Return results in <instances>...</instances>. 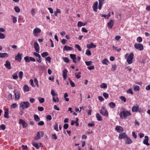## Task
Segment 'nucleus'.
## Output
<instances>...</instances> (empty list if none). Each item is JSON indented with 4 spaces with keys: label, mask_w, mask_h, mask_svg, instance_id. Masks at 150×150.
<instances>
[{
    "label": "nucleus",
    "mask_w": 150,
    "mask_h": 150,
    "mask_svg": "<svg viewBox=\"0 0 150 150\" xmlns=\"http://www.w3.org/2000/svg\"><path fill=\"white\" fill-rule=\"evenodd\" d=\"M132 115L130 111L126 110L125 109L122 108L119 114L120 117L123 119H126L127 117L130 116Z\"/></svg>",
    "instance_id": "obj_1"
},
{
    "label": "nucleus",
    "mask_w": 150,
    "mask_h": 150,
    "mask_svg": "<svg viewBox=\"0 0 150 150\" xmlns=\"http://www.w3.org/2000/svg\"><path fill=\"white\" fill-rule=\"evenodd\" d=\"M30 104L28 101H24L21 103L20 104V107L23 110L30 107Z\"/></svg>",
    "instance_id": "obj_2"
},
{
    "label": "nucleus",
    "mask_w": 150,
    "mask_h": 150,
    "mask_svg": "<svg viewBox=\"0 0 150 150\" xmlns=\"http://www.w3.org/2000/svg\"><path fill=\"white\" fill-rule=\"evenodd\" d=\"M51 93L52 96L53 101L54 102H58L59 99L58 98V94L55 93L53 90H51Z\"/></svg>",
    "instance_id": "obj_3"
},
{
    "label": "nucleus",
    "mask_w": 150,
    "mask_h": 150,
    "mask_svg": "<svg viewBox=\"0 0 150 150\" xmlns=\"http://www.w3.org/2000/svg\"><path fill=\"white\" fill-rule=\"evenodd\" d=\"M134 54L133 53H130L127 59V61L129 64H131L133 62Z\"/></svg>",
    "instance_id": "obj_4"
},
{
    "label": "nucleus",
    "mask_w": 150,
    "mask_h": 150,
    "mask_svg": "<svg viewBox=\"0 0 150 150\" xmlns=\"http://www.w3.org/2000/svg\"><path fill=\"white\" fill-rule=\"evenodd\" d=\"M100 113L103 116L108 117V113L105 107H103L102 109L100 110Z\"/></svg>",
    "instance_id": "obj_5"
},
{
    "label": "nucleus",
    "mask_w": 150,
    "mask_h": 150,
    "mask_svg": "<svg viewBox=\"0 0 150 150\" xmlns=\"http://www.w3.org/2000/svg\"><path fill=\"white\" fill-rule=\"evenodd\" d=\"M134 47L137 49L139 51H142L144 50L143 45L141 43H137L134 45Z\"/></svg>",
    "instance_id": "obj_6"
},
{
    "label": "nucleus",
    "mask_w": 150,
    "mask_h": 150,
    "mask_svg": "<svg viewBox=\"0 0 150 150\" xmlns=\"http://www.w3.org/2000/svg\"><path fill=\"white\" fill-rule=\"evenodd\" d=\"M41 30L40 29L38 28H35L33 31V33L34 35L35 36H38L39 34L41 32Z\"/></svg>",
    "instance_id": "obj_7"
},
{
    "label": "nucleus",
    "mask_w": 150,
    "mask_h": 150,
    "mask_svg": "<svg viewBox=\"0 0 150 150\" xmlns=\"http://www.w3.org/2000/svg\"><path fill=\"white\" fill-rule=\"evenodd\" d=\"M44 134V133L42 132H38L36 136L35 137L34 139L35 140H38L42 137Z\"/></svg>",
    "instance_id": "obj_8"
},
{
    "label": "nucleus",
    "mask_w": 150,
    "mask_h": 150,
    "mask_svg": "<svg viewBox=\"0 0 150 150\" xmlns=\"http://www.w3.org/2000/svg\"><path fill=\"white\" fill-rule=\"evenodd\" d=\"M22 54H21L20 52H18L15 57V60L18 62H20L22 59Z\"/></svg>",
    "instance_id": "obj_9"
},
{
    "label": "nucleus",
    "mask_w": 150,
    "mask_h": 150,
    "mask_svg": "<svg viewBox=\"0 0 150 150\" xmlns=\"http://www.w3.org/2000/svg\"><path fill=\"white\" fill-rule=\"evenodd\" d=\"M19 123H21L23 126V128H26L27 127L28 125L22 119H20L19 120Z\"/></svg>",
    "instance_id": "obj_10"
},
{
    "label": "nucleus",
    "mask_w": 150,
    "mask_h": 150,
    "mask_svg": "<svg viewBox=\"0 0 150 150\" xmlns=\"http://www.w3.org/2000/svg\"><path fill=\"white\" fill-rule=\"evenodd\" d=\"M34 47L36 52L39 53L40 50L39 46L36 42H35L34 43Z\"/></svg>",
    "instance_id": "obj_11"
},
{
    "label": "nucleus",
    "mask_w": 150,
    "mask_h": 150,
    "mask_svg": "<svg viewBox=\"0 0 150 150\" xmlns=\"http://www.w3.org/2000/svg\"><path fill=\"white\" fill-rule=\"evenodd\" d=\"M115 129L119 133H121L123 131V129L122 127L118 125L116 127Z\"/></svg>",
    "instance_id": "obj_12"
},
{
    "label": "nucleus",
    "mask_w": 150,
    "mask_h": 150,
    "mask_svg": "<svg viewBox=\"0 0 150 150\" xmlns=\"http://www.w3.org/2000/svg\"><path fill=\"white\" fill-rule=\"evenodd\" d=\"M139 110V106L137 105L136 106H134L132 107V110L133 112H137Z\"/></svg>",
    "instance_id": "obj_13"
},
{
    "label": "nucleus",
    "mask_w": 150,
    "mask_h": 150,
    "mask_svg": "<svg viewBox=\"0 0 150 150\" xmlns=\"http://www.w3.org/2000/svg\"><path fill=\"white\" fill-rule=\"evenodd\" d=\"M98 6V2L96 1L93 4V8L94 11L97 12Z\"/></svg>",
    "instance_id": "obj_14"
},
{
    "label": "nucleus",
    "mask_w": 150,
    "mask_h": 150,
    "mask_svg": "<svg viewBox=\"0 0 150 150\" xmlns=\"http://www.w3.org/2000/svg\"><path fill=\"white\" fill-rule=\"evenodd\" d=\"M144 137L145 139L143 140V143L147 146H149V144L148 143L149 137L148 136H145Z\"/></svg>",
    "instance_id": "obj_15"
},
{
    "label": "nucleus",
    "mask_w": 150,
    "mask_h": 150,
    "mask_svg": "<svg viewBox=\"0 0 150 150\" xmlns=\"http://www.w3.org/2000/svg\"><path fill=\"white\" fill-rule=\"evenodd\" d=\"M63 77L64 80H66L67 77V73L68 71L66 69H65L63 71Z\"/></svg>",
    "instance_id": "obj_16"
},
{
    "label": "nucleus",
    "mask_w": 150,
    "mask_h": 150,
    "mask_svg": "<svg viewBox=\"0 0 150 150\" xmlns=\"http://www.w3.org/2000/svg\"><path fill=\"white\" fill-rule=\"evenodd\" d=\"M5 66L8 69H11V63L8 61H6V63L4 64Z\"/></svg>",
    "instance_id": "obj_17"
},
{
    "label": "nucleus",
    "mask_w": 150,
    "mask_h": 150,
    "mask_svg": "<svg viewBox=\"0 0 150 150\" xmlns=\"http://www.w3.org/2000/svg\"><path fill=\"white\" fill-rule=\"evenodd\" d=\"M86 47L88 49L93 48L96 47V45H94L93 42H91L90 44L87 45Z\"/></svg>",
    "instance_id": "obj_18"
},
{
    "label": "nucleus",
    "mask_w": 150,
    "mask_h": 150,
    "mask_svg": "<svg viewBox=\"0 0 150 150\" xmlns=\"http://www.w3.org/2000/svg\"><path fill=\"white\" fill-rule=\"evenodd\" d=\"M70 56L71 58L73 60V62L74 63H76V55L73 54H70Z\"/></svg>",
    "instance_id": "obj_19"
},
{
    "label": "nucleus",
    "mask_w": 150,
    "mask_h": 150,
    "mask_svg": "<svg viewBox=\"0 0 150 150\" xmlns=\"http://www.w3.org/2000/svg\"><path fill=\"white\" fill-rule=\"evenodd\" d=\"M133 142L132 140L129 137H126L125 143L127 144H130L132 143Z\"/></svg>",
    "instance_id": "obj_20"
},
{
    "label": "nucleus",
    "mask_w": 150,
    "mask_h": 150,
    "mask_svg": "<svg viewBox=\"0 0 150 150\" xmlns=\"http://www.w3.org/2000/svg\"><path fill=\"white\" fill-rule=\"evenodd\" d=\"M126 137H127V136L126 134L125 133L123 132L120 134L118 138L119 139H122L125 138H126Z\"/></svg>",
    "instance_id": "obj_21"
},
{
    "label": "nucleus",
    "mask_w": 150,
    "mask_h": 150,
    "mask_svg": "<svg viewBox=\"0 0 150 150\" xmlns=\"http://www.w3.org/2000/svg\"><path fill=\"white\" fill-rule=\"evenodd\" d=\"M105 0H98L99 1V5H98V9L99 10H101L102 6L104 3V1Z\"/></svg>",
    "instance_id": "obj_22"
},
{
    "label": "nucleus",
    "mask_w": 150,
    "mask_h": 150,
    "mask_svg": "<svg viewBox=\"0 0 150 150\" xmlns=\"http://www.w3.org/2000/svg\"><path fill=\"white\" fill-rule=\"evenodd\" d=\"M87 24V22H85L82 23L81 21H79L77 23V26L78 27H81L82 26H84L86 25Z\"/></svg>",
    "instance_id": "obj_23"
},
{
    "label": "nucleus",
    "mask_w": 150,
    "mask_h": 150,
    "mask_svg": "<svg viewBox=\"0 0 150 150\" xmlns=\"http://www.w3.org/2000/svg\"><path fill=\"white\" fill-rule=\"evenodd\" d=\"M73 49V48L71 47H70L69 46H65L63 48V50H72Z\"/></svg>",
    "instance_id": "obj_24"
},
{
    "label": "nucleus",
    "mask_w": 150,
    "mask_h": 150,
    "mask_svg": "<svg viewBox=\"0 0 150 150\" xmlns=\"http://www.w3.org/2000/svg\"><path fill=\"white\" fill-rule=\"evenodd\" d=\"M100 15L102 17H104L105 19H108L110 16V12H109L108 15L100 14Z\"/></svg>",
    "instance_id": "obj_25"
},
{
    "label": "nucleus",
    "mask_w": 150,
    "mask_h": 150,
    "mask_svg": "<svg viewBox=\"0 0 150 150\" xmlns=\"http://www.w3.org/2000/svg\"><path fill=\"white\" fill-rule=\"evenodd\" d=\"M114 23L112 20H111L108 23V28H111L113 26Z\"/></svg>",
    "instance_id": "obj_26"
},
{
    "label": "nucleus",
    "mask_w": 150,
    "mask_h": 150,
    "mask_svg": "<svg viewBox=\"0 0 150 150\" xmlns=\"http://www.w3.org/2000/svg\"><path fill=\"white\" fill-rule=\"evenodd\" d=\"M8 56V54L6 53H0V57L4 58L5 57H7Z\"/></svg>",
    "instance_id": "obj_27"
},
{
    "label": "nucleus",
    "mask_w": 150,
    "mask_h": 150,
    "mask_svg": "<svg viewBox=\"0 0 150 150\" xmlns=\"http://www.w3.org/2000/svg\"><path fill=\"white\" fill-rule=\"evenodd\" d=\"M8 112V110L7 109L5 110L4 112V116L5 118H8L9 117Z\"/></svg>",
    "instance_id": "obj_28"
},
{
    "label": "nucleus",
    "mask_w": 150,
    "mask_h": 150,
    "mask_svg": "<svg viewBox=\"0 0 150 150\" xmlns=\"http://www.w3.org/2000/svg\"><path fill=\"white\" fill-rule=\"evenodd\" d=\"M102 62L103 64H105L107 65H108L109 63L108 61L106 58H105L103 60Z\"/></svg>",
    "instance_id": "obj_29"
},
{
    "label": "nucleus",
    "mask_w": 150,
    "mask_h": 150,
    "mask_svg": "<svg viewBox=\"0 0 150 150\" xmlns=\"http://www.w3.org/2000/svg\"><path fill=\"white\" fill-rule=\"evenodd\" d=\"M24 91L25 92H28L30 90L28 86L26 85L24 86L23 87Z\"/></svg>",
    "instance_id": "obj_30"
},
{
    "label": "nucleus",
    "mask_w": 150,
    "mask_h": 150,
    "mask_svg": "<svg viewBox=\"0 0 150 150\" xmlns=\"http://www.w3.org/2000/svg\"><path fill=\"white\" fill-rule=\"evenodd\" d=\"M96 117L97 120L99 121H101L102 120V119L100 114L98 113L96 114Z\"/></svg>",
    "instance_id": "obj_31"
},
{
    "label": "nucleus",
    "mask_w": 150,
    "mask_h": 150,
    "mask_svg": "<svg viewBox=\"0 0 150 150\" xmlns=\"http://www.w3.org/2000/svg\"><path fill=\"white\" fill-rule=\"evenodd\" d=\"M15 95L16 99V100H18L20 96V93L18 92H16L15 93Z\"/></svg>",
    "instance_id": "obj_32"
},
{
    "label": "nucleus",
    "mask_w": 150,
    "mask_h": 150,
    "mask_svg": "<svg viewBox=\"0 0 150 150\" xmlns=\"http://www.w3.org/2000/svg\"><path fill=\"white\" fill-rule=\"evenodd\" d=\"M109 105L111 108H113L115 106V104L112 102H111L109 103Z\"/></svg>",
    "instance_id": "obj_33"
},
{
    "label": "nucleus",
    "mask_w": 150,
    "mask_h": 150,
    "mask_svg": "<svg viewBox=\"0 0 150 150\" xmlns=\"http://www.w3.org/2000/svg\"><path fill=\"white\" fill-rule=\"evenodd\" d=\"M34 117L35 120L37 121H38L40 120V119L38 115H35Z\"/></svg>",
    "instance_id": "obj_34"
},
{
    "label": "nucleus",
    "mask_w": 150,
    "mask_h": 150,
    "mask_svg": "<svg viewBox=\"0 0 150 150\" xmlns=\"http://www.w3.org/2000/svg\"><path fill=\"white\" fill-rule=\"evenodd\" d=\"M24 59L26 62H30V57L28 56L24 57Z\"/></svg>",
    "instance_id": "obj_35"
},
{
    "label": "nucleus",
    "mask_w": 150,
    "mask_h": 150,
    "mask_svg": "<svg viewBox=\"0 0 150 150\" xmlns=\"http://www.w3.org/2000/svg\"><path fill=\"white\" fill-rule=\"evenodd\" d=\"M140 90V87L138 86H134V90L135 91H138Z\"/></svg>",
    "instance_id": "obj_36"
},
{
    "label": "nucleus",
    "mask_w": 150,
    "mask_h": 150,
    "mask_svg": "<svg viewBox=\"0 0 150 150\" xmlns=\"http://www.w3.org/2000/svg\"><path fill=\"white\" fill-rule=\"evenodd\" d=\"M81 73L80 72H79L78 73H75V75L77 79H79L81 77Z\"/></svg>",
    "instance_id": "obj_37"
},
{
    "label": "nucleus",
    "mask_w": 150,
    "mask_h": 150,
    "mask_svg": "<svg viewBox=\"0 0 150 150\" xmlns=\"http://www.w3.org/2000/svg\"><path fill=\"white\" fill-rule=\"evenodd\" d=\"M14 9L16 13H19L20 11V8L17 6H16L14 8Z\"/></svg>",
    "instance_id": "obj_38"
},
{
    "label": "nucleus",
    "mask_w": 150,
    "mask_h": 150,
    "mask_svg": "<svg viewBox=\"0 0 150 150\" xmlns=\"http://www.w3.org/2000/svg\"><path fill=\"white\" fill-rule=\"evenodd\" d=\"M100 87L103 88H105L107 87V85L106 83H103L100 85Z\"/></svg>",
    "instance_id": "obj_39"
},
{
    "label": "nucleus",
    "mask_w": 150,
    "mask_h": 150,
    "mask_svg": "<svg viewBox=\"0 0 150 150\" xmlns=\"http://www.w3.org/2000/svg\"><path fill=\"white\" fill-rule=\"evenodd\" d=\"M17 107V104L16 103H13L11 106V108L12 109L15 108H16Z\"/></svg>",
    "instance_id": "obj_40"
},
{
    "label": "nucleus",
    "mask_w": 150,
    "mask_h": 150,
    "mask_svg": "<svg viewBox=\"0 0 150 150\" xmlns=\"http://www.w3.org/2000/svg\"><path fill=\"white\" fill-rule=\"evenodd\" d=\"M42 56L44 57L46 56H47L49 55L48 53L47 52H43L41 54Z\"/></svg>",
    "instance_id": "obj_41"
},
{
    "label": "nucleus",
    "mask_w": 150,
    "mask_h": 150,
    "mask_svg": "<svg viewBox=\"0 0 150 150\" xmlns=\"http://www.w3.org/2000/svg\"><path fill=\"white\" fill-rule=\"evenodd\" d=\"M32 145L37 149H38L39 148V147L38 146V144L33 142L32 143Z\"/></svg>",
    "instance_id": "obj_42"
},
{
    "label": "nucleus",
    "mask_w": 150,
    "mask_h": 150,
    "mask_svg": "<svg viewBox=\"0 0 150 150\" xmlns=\"http://www.w3.org/2000/svg\"><path fill=\"white\" fill-rule=\"evenodd\" d=\"M11 16L12 17L13 23H16L17 21L16 18L15 16L13 15H11Z\"/></svg>",
    "instance_id": "obj_43"
},
{
    "label": "nucleus",
    "mask_w": 150,
    "mask_h": 150,
    "mask_svg": "<svg viewBox=\"0 0 150 150\" xmlns=\"http://www.w3.org/2000/svg\"><path fill=\"white\" fill-rule=\"evenodd\" d=\"M62 59L63 61L65 62L68 63L69 62V59L66 57H62Z\"/></svg>",
    "instance_id": "obj_44"
},
{
    "label": "nucleus",
    "mask_w": 150,
    "mask_h": 150,
    "mask_svg": "<svg viewBox=\"0 0 150 150\" xmlns=\"http://www.w3.org/2000/svg\"><path fill=\"white\" fill-rule=\"evenodd\" d=\"M23 75V72L22 71H20L19 74V77L21 79H22Z\"/></svg>",
    "instance_id": "obj_45"
},
{
    "label": "nucleus",
    "mask_w": 150,
    "mask_h": 150,
    "mask_svg": "<svg viewBox=\"0 0 150 150\" xmlns=\"http://www.w3.org/2000/svg\"><path fill=\"white\" fill-rule=\"evenodd\" d=\"M33 55L36 57H38V58H41L40 55L38 53L36 52H34L33 53Z\"/></svg>",
    "instance_id": "obj_46"
},
{
    "label": "nucleus",
    "mask_w": 150,
    "mask_h": 150,
    "mask_svg": "<svg viewBox=\"0 0 150 150\" xmlns=\"http://www.w3.org/2000/svg\"><path fill=\"white\" fill-rule=\"evenodd\" d=\"M54 129L57 131L58 132L59 131L58 124L57 122L55 123V125L54 126Z\"/></svg>",
    "instance_id": "obj_47"
},
{
    "label": "nucleus",
    "mask_w": 150,
    "mask_h": 150,
    "mask_svg": "<svg viewBox=\"0 0 150 150\" xmlns=\"http://www.w3.org/2000/svg\"><path fill=\"white\" fill-rule=\"evenodd\" d=\"M126 92L128 93H130L131 94H133V93L132 91V90L131 88H129L126 91Z\"/></svg>",
    "instance_id": "obj_48"
},
{
    "label": "nucleus",
    "mask_w": 150,
    "mask_h": 150,
    "mask_svg": "<svg viewBox=\"0 0 150 150\" xmlns=\"http://www.w3.org/2000/svg\"><path fill=\"white\" fill-rule=\"evenodd\" d=\"M85 54L88 56H90L91 55V52L90 51L88 50L86 51Z\"/></svg>",
    "instance_id": "obj_49"
},
{
    "label": "nucleus",
    "mask_w": 150,
    "mask_h": 150,
    "mask_svg": "<svg viewBox=\"0 0 150 150\" xmlns=\"http://www.w3.org/2000/svg\"><path fill=\"white\" fill-rule=\"evenodd\" d=\"M117 68V66L115 64H113L112 65V70L115 71Z\"/></svg>",
    "instance_id": "obj_50"
},
{
    "label": "nucleus",
    "mask_w": 150,
    "mask_h": 150,
    "mask_svg": "<svg viewBox=\"0 0 150 150\" xmlns=\"http://www.w3.org/2000/svg\"><path fill=\"white\" fill-rule=\"evenodd\" d=\"M85 64L87 66H89L91 65L92 64V62L91 61H89L88 62H85Z\"/></svg>",
    "instance_id": "obj_51"
},
{
    "label": "nucleus",
    "mask_w": 150,
    "mask_h": 150,
    "mask_svg": "<svg viewBox=\"0 0 150 150\" xmlns=\"http://www.w3.org/2000/svg\"><path fill=\"white\" fill-rule=\"evenodd\" d=\"M103 96L105 99L108 98L109 96L108 94L106 93H104L103 94Z\"/></svg>",
    "instance_id": "obj_52"
},
{
    "label": "nucleus",
    "mask_w": 150,
    "mask_h": 150,
    "mask_svg": "<svg viewBox=\"0 0 150 150\" xmlns=\"http://www.w3.org/2000/svg\"><path fill=\"white\" fill-rule=\"evenodd\" d=\"M34 82L38 87H39L38 82V80L36 79H35Z\"/></svg>",
    "instance_id": "obj_53"
},
{
    "label": "nucleus",
    "mask_w": 150,
    "mask_h": 150,
    "mask_svg": "<svg viewBox=\"0 0 150 150\" xmlns=\"http://www.w3.org/2000/svg\"><path fill=\"white\" fill-rule=\"evenodd\" d=\"M137 40L138 42L140 43L142 41V39L141 37H139L137 38Z\"/></svg>",
    "instance_id": "obj_54"
},
{
    "label": "nucleus",
    "mask_w": 150,
    "mask_h": 150,
    "mask_svg": "<svg viewBox=\"0 0 150 150\" xmlns=\"http://www.w3.org/2000/svg\"><path fill=\"white\" fill-rule=\"evenodd\" d=\"M22 148L23 150H28L27 146L26 145H22Z\"/></svg>",
    "instance_id": "obj_55"
},
{
    "label": "nucleus",
    "mask_w": 150,
    "mask_h": 150,
    "mask_svg": "<svg viewBox=\"0 0 150 150\" xmlns=\"http://www.w3.org/2000/svg\"><path fill=\"white\" fill-rule=\"evenodd\" d=\"M39 101L40 103H42L45 101V99L43 98H39Z\"/></svg>",
    "instance_id": "obj_56"
},
{
    "label": "nucleus",
    "mask_w": 150,
    "mask_h": 150,
    "mask_svg": "<svg viewBox=\"0 0 150 150\" xmlns=\"http://www.w3.org/2000/svg\"><path fill=\"white\" fill-rule=\"evenodd\" d=\"M6 129L5 126L4 125H1L0 126V129L4 130Z\"/></svg>",
    "instance_id": "obj_57"
},
{
    "label": "nucleus",
    "mask_w": 150,
    "mask_h": 150,
    "mask_svg": "<svg viewBox=\"0 0 150 150\" xmlns=\"http://www.w3.org/2000/svg\"><path fill=\"white\" fill-rule=\"evenodd\" d=\"M70 80V84L72 87H74L75 86L74 83L72 81Z\"/></svg>",
    "instance_id": "obj_58"
},
{
    "label": "nucleus",
    "mask_w": 150,
    "mask_h": 150,
    "mask_svg": "<svg viewBox=\"0 0 150 150\" xmlns=\"http://www.w3.org/2000/svg\"><path fill=\"white\" fill-rule=\"evenodd\" d=\"M120 98L121 100L122 101H123L125 102H126V99L125 98V97L123 96H121L120 97Z\"/></svg>",
    "instance_id": "obj_59"
},
{
    "label": "nucleus",
    "mask_w": 150,
    "mask_h": 150,
    "mask_svg": "<svg viewBox=\"0 0 150 150\" xmlns=\"http://www.w3.org/2000/svg\"><path fill=\"white\" fill-rule=\"evenodd\" d=\"M30 82L32 86L33 87H35V86L33 83V80L32 79H31L30 80Z\"/></svg>",
    "instance_id": "obj_60"
},
{
    "label": "nucleus",
    "mask_w": 150,
    "mask_h": 150,
    "mask_svg": "<svg viewBox=\"0 0 150 150\" xmlns=\"http://www.w3.org/2000/svg\"><path fill=\"white\" fill-rule=\"evenodd\" d=\"M75 47L78 50L80 51H81V49L80 46L78 45H75Z\"/></svg>",
    "instance_id": "obj_61"
},
{
    "label": "nucleus",
    "mask_w": 150,
    "mask_h": 150,
    "mask_svg": "<svg viewBox=\"0 0 150 150\" xmlns=\"http://www.w3.org/2000/svg\"><path fill=\"white\" fill-rule=\"evenodd\" d=\"M13 78L14 79H16L18 78V76L16 74H13Z\"/></svg>",
    "instance_id": "obj_62"
},
{
    "label": "nucleus",
    "mask_w": 150,
    "mask_h": 150,
    "mask_svg": "<svg viewBox=\"0 0 150 150\" xmlns=\"http://www.w3.org/2000/svg\"><path fill=\"white\" fill-rule=\"evenodd\" d=\"M69 126V125L68 124L65 123L63 127L65 129H67Z\"/></svg>",
    "instance_id": "obj_63"
},
{
    "label": "nucleus",
    "mask_w": 150,
    "mask_h": 150,
    "mask_svg": "<svg viewBox=\"0 0 150 150\" xmlns=\"http://www.w3.org/2000/svg\"><path fill=\"white\" fill-rule=\"evenodd\" d=\"M5 38V37L4 34L0 33V39H4Z\"/></svg>",
    "instance_id": "obj_64"
}]
</instances>
